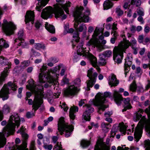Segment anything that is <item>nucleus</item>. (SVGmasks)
<instances>
[{
	"label": "nucleus",
	"mask_w": 150,
	"mask_h": 150,
	"mask_svg": "<svg viewBox=\"0 0 150 150\" xmlns=\"http://www.w3.org/2000/svg\"><path fill=\"white\" fill-rule=\"evenodd\" d=\"M41 25V23L39 21H37L35 23V26L37 29H38Z\"/></svg>",
	"instance_id": "nucleus-56"
},
{
	"label": "nucleus",
	"mask_w": 150,
	"mask_h": 150,
	"mask_svg": "<svg viewBox=\"0 0 150 150\" xmlns=\"http://www.w3.org/2000/svg\"><path fill=\"white\" fill-rule=\"evenodd\" d=\"M103 5L104 9L107 10L112 7L113 4L109 0H107L104 2Z\"/></svg>",
	"instance_id": "nucleus-30"
},
{
	"label": "nucleus",
	"mask_w": 150,
	"mask_h": 150,
	"mask_svg": "<svg viewBox=\"0 0 150 150\" xmlns=\"http://www.w3.org/2000/svg\"><path fill=\"white\" fill-rule=\"evenodd\" d=\"M26 88L30 90L35 94L33 101L31 99H28V103L29 105L33 104V109L35 112L40 107L43 102L42 98L43 95L42 90L43 88L42 86H39L35 84L34 80L30 79L29 81V85L26 86Z\"/></svg>",
	"instance_id": "nucleus-3"
},
{
	"label": "nucleus",
	"mask_w": 150,
	"mask_h": 150,
	"mask_svg": "<svg viewBox=\"0 0 150 150\" xmlns=\"http://www.w3.org/2000/svg\"><path fill=\"white\" fill-rule=\"evenodd\" d=\"M20 118L17 114L14 113L10 117L8 123L2 133L0 132V148L3 147L6 143L5 137L13 134L15 126L20 125Z\"/></svg>",
	"instance_id": "nucleus-2"
},
{
	"label": "nucleus",
	"mask_w": 150,
	"mask_h": 150,
	"mask_svg": "<svg viewBox=\"0 0 150 150\" xmlns=\"http://www.w3.org/2000/svg\"><path fill=\"white\" fill-rule=\"evenodd\" d=\"M112 114V112H108L105 113V115L106 117H108Z\"/></svg>",
	"instance_id": "nucleus-63"
},
{
	"label": "nucleus",
	"mask_w": 150,
	"mask_h": 150,
	"mask_svg": "<svg viewBox=\"0 0 150 150\" xmlns=\"http://www.w3.org/2000/svg\"><path fill=\"white\" fill-rule=\"evenodd\" d=\"M99 57L100 60V63L103 65H105L106 62L105 58V56H104L103 54V53L99 54Z\"/></svg>",
	"instance_id": "nucleus-37"
},
{
	"label": "nucleus",
	"mask_w": 150,
	"mask_h": 150,
	"mask_svg": "<svg viewBox=\"0 0 150 150\" xmlns=\"http://www.w3.org/2000/svg\"><path fill=\"white\" fill-rule=\"evenodd\" d=\"M25 130L26 129L23 127V126H22L20 129L17 132L18 133H21L22 136L25 141L23 142V145L18 146L16 150H28V149L26 148L27 144L25 141V140L28 138V136L27 134L24 132Z\"/></svg>",
	"instance_id": "nucleus-14"
},
{
	"label": "nucleus",
	"mask_w": 150,
	"mask_h": 150,
	"mask_svg": "<svg viewBox=\"0 0 150 150\" xmlns=\"http://www.w3.org/2000/svg\"><path fill=\"white\" fill-rule=\"evenodd\" d=\"M53 146L52 144H44L43 147L45 149L48 150H51Z\"/></svg>",
	"instance_id": "nucleus-50"
},
{
	"label": "nucleus",
	"mask_w": 150,
	"mask_h": 150,
	"mask_svg": "<svg viewBox=\"0 0 150 150\" xmlns=\"http://www.w3.org/2000/svg\"><path fill=\"white\" fill-rule=\"evenodd\" d=\"M30 61L29 60L24 61L21 63V66L23 68H25L29 65Z\"/></svg>",
	"instance_id": "nucleus-44"
},
{
	"label": "nucleus",
	"mask_w": 150,
	"mask_h": 150,
	"mask_svg": "<svg viewBox=\"0 0 150 150\" xmlns=\"http://www.w3.org/2000/svg\"><path fill=\"white\" fill-rule=\"evenodd\" d=\"M137 88L136 85L134 81L132 83L130 86V89L132 91H135Z\"/></svg>",
	"instance_id": "nucleus-47"
},
{
	"label": "nucleus",
	"mask_w": 150,
	"mask_h": 150,
	"mask_svg": "<svg viewBox=\"0 0 150 150\" xmlns=\"http://www.w3.org/2000/svg\"><path fill=\"white\" fill-rule=\"evenodd\" d=\"M130 5L129 2H125V3L123 6L124 8L125 9H127L128 7Z\"/></svg>",
	"instance_id": "nucleus-60"
},
{
	"label": "nucleus",
	"mask_w": 150,
	"mask_h": 150,
	"mask_svg": "<svg viewBox=\"0 0 150 150\" xmlns=\"http://www.w3.org/2000/svg\"><path fill=\"white\" fill-rule=\"evenodd\" d=\"M83 7H80L77 9L74 13V16L75 20L74 27L77 30L78 23L83 22H87L89 21L88 16L90 14V10L87 9L83 13L82 11L83 10Z\"/></svg>",
	"instance_id": "nucleus-7"
},
{
	"label": "nucleus",
	"mask_w": 150,
	"mask_h": 150,
	"mask_svg": "<svg viewBox=\"0 0 150 150\" xmlns=\"http://www.w3.org/2000/svg\"><path fill=\"white\" fill-rule=\"evenodd\" d=\"M150 88V81H148V83L144 89L143 86H140L137 88V90L141 92H143L147 90Z\"/></svg>",
	"instance_id": "nucleus-29"
},
{
	"label": "nucleus",
	"mask_w": 150,
	"mask_h": 150,
	"mask_svg": "<svg viewBox=\"0 0 150 150\" xmlns=\"http://www.w3.org/2000/svg\"><path fill=\"white\" fill-rule=\"evenodd\" d=\"M145 145L146 150H150V140L145 141Z\"/></svg>",
	"instance_id": "nucleus-49"
},
{
	"label": "nucleus",
	"mask_w": 150,
	"mask_h": 150,
	"mask_svg": "<svg viewBox=\"0 0 150 150\" xmlns=\"http://www.w3.org/2000/svg\"><path fill=\"white\" fill-rule=\"evenodd\" d=\"M144 111L143 110L140 109H139L137 112L136 117L134 118V120L135 121H137L140 119L142 116L141 113H142Z\"/></svg>",
	"instance_id": "nucleus-33"
},
{
	"label": "nucleus",
	"mask_w": 150,
	"mask_h": 150,
	"mask_svg": "<svg viewBox=\"0 0 150 150\" xmlns=\"http://www.w3.org/2000/svg\"><path fill=\"white\" fill-rule=\"evenodd\" d=\"M81 81L80 79H79L78 78L74 81V83L75 84L78 85L80 84Z\"/></svg>",
	"instance_id": "nucleus-58"
},
{
	"label": "nucleus",
	"mask_w": 150,
	"mask_h": 150,
	"mask_svg": "<svg viewBox=\"0 0 150 150\" xmlns=\"http://www.w3.org/2000/svg\"><path fill=\"white\" fill-rule=\"evenodd\" d=\"M116 125H114L113 126L111 132L110 136L112 137H114L117 132V129Z\"/></svg>",
	"instance_id": "nucleus-41"
},
{
	"label": "nucleus",
	"mask_w": 150,
	"mask_h": 150,
	"mask_svg": "<svg viewBox=\"0 0 150 150\" xmlns=\"http://www.w3.org/2000/svg\"><path fill=\"white\" fill-rule=\"evenodd\" d=\"M93 69L91 68L88 71L87 76L90 79L87 83V90H90V87H92L95 83L96 78L97 77L98 74L96 72L93 73Z\"/></svg>",
	"instance_id": "nucleus-13"
},
{
	"label": "nucleus",
	"mask_w": 150,
	"mask_h": 150,
	"mask_svg": "<svg viewBox=\"0 0 150 150\" xmlns=\"http://www.w3.org/2000/svg\"><path fill=\"white\" fill-rule=\"evenodd\" d=\"M16 42L18 43V45L19 46L21 45L23 47H24L25 46H26L27 44L26 43H24V40L23 39V41H22L21 39L18 38H17L16 39L14 40V43Z\"/></svg>",
	"instance_id": "nucleus-31"
},
{
	"label": "nucleus",
	"mask_w": 150,
	"mask_h": 150,
	"mask_svg": "<svg viewBox=\"0 0 150 150\" xmlns=\"http://www.w3.org/2000/svg\"><path fill=\"white\" fill-rule=\"evenodd\" d=\"M82 46L83 43H82L80 45V47L77 50V53L74 56V59H76L78 58L79 55H80V56L83 55V56H87V54L89 53L88 52H85V49L82 47Z\"/></svg>",
	"instance_id": "nucleus-23"
},
{
	"label": "nucleus",
	"mask_w": 150,
	"mask_h": 150,
	"mask_svg": "<svg viewBox=\"0 0 150 150\" xmlns=\"http://www.w3.org/2000/svg\"><path fill=\"white\" fill-rule=\"evenodd\" d=\"M116 147L115 146H113L112 147L111 150H116ZM110 150V146L101 141H98L97 142L94 148V150Z\"/></svg>",
	"instance_id": "nucleus-15"
},
{
	"label": "nucleus",
	"mask_w": 150,
	"mask_h": 150,
	"mask_svg": "<svg viewBox=\"0 0 150 150\" xmlns=\"http://www.w3.org/2000/svg\"><path fill=\"white\" fill-rule=\"evenodd\" d=\"M9 68H8V67H6V69H5L2 72L1 74V78L2 79H4L5 80V78L6 77L8 76V69Z\"/></svg>",
	"instance_id": "nucleus-35"
},
{
	"label": "nucleus",
	"mask_w": 150,
	"mask_h": 150,
	"mask_svg": "<svg viewBox=\"0 0 150 150\" xmlns=\"http://www.w3.org/2000/svg\"><path fill=\"white\" fill-rule=\"evenodd\" d=\"M109 83L111 86H116L119 83V81L117 79L116 76L112 74L109 77Z\"/></svg>",
	"instance_id": "nucleus-20"
},
{
	"label": "nucleus",
	"mask_w": 150,
	"mask_h": 150,
	"mask_svg": "<svg viewBox=\"0 0 150 150\" xmlns=\"http://www.w3.org/2000/svg\"><path fill=\"white\" fill-rule=\"evenodd\" d=\"M119 126L120 127V131L123 134H125L127 129V126L124 125L123 124L120 123Z\"/></svg>",
	"instance_id": "nucleus-34"
},
{
	"label": "nucleus",
	"mask_w": 150,
	"mask_h": 150,
	"mask_svg": "<svg viewBox=\"0 0 150 150\" xmlns=\"http://www.w3.org/2000/svg\"><path fill=\"white\" fill-rule=\"evenodd\" d=\"M8 86L14 91H16L17 88L14 82L9 81L7 84H4L0 91V98H2L3 100H6L9 98V89Z\"/></svg>",
	"instance_id": "nucleus-11"
},
{
	"label": "nucleus",
	"mask_w": 150,
	"mask_h": 150,
	"mask_svg": "<svg viewBox=\"0 0 150 150\" xmlns=\"http://www.w3.org/2000/svg\"><path fill=\"white\" fill-rule=\"evenodd\" d=\"M34 116V114L33 113H31L30 112H27L26 115V117L28 118L32 117Z\"/></svg>",
	"instance_id": "nucleus-54"
},
{
	"label": "nucleus",
	"mask_w": 150,
	"mask_h": 150,
	"mask_svg": "<svg viewBox=\"0 0 150 150\" xmlns=\"http://www.w3.org/2000/svg\"><path fill=\"white\" fill-rule=\"evenodd\" d=\"M83 108L85 111L83 113V118L86 121H89L90 119V114L93 112L94 109L88 104L83 106Z\"/></svg>",
	"instance_id": "nucleus-16"
},
{
	"label": "nucleus",
	"mask_w": 150,
	"mask_h": 150,
	"mask_svg": "<svg viewBox=\"0 0 150 150\" xmlns=\"http://www.w3.org/2000/svg\"><path fill=\"white\" fill-rule=\"evenodd\" d=\"M144 39V36L143 35H140L139 36L138 38V42L140 43H142L143 42V40Z\"/></svg>",
	"instance_id": "nucleus-55"
},
{
	"label": "nucleus",
	"mask_w": 150,
	"mask_h": 150,
	"mask_svg": "<svg viewBox=\"0 0 150 150\" xmlns=\"http://www.w3.org/2000/svg\"><path fill=\"white\" fill-rule=\"evenodd\" d=\"M58 130L61 135H62L65 132V136L67 137L71 135L73 130V126L71 125H68L64 120L63 117L60 118L58 124Z\"/></svg>",
	"instance_id": "nucleus-10"
},
{
	"label": "nucleus",
	"mask_w": 150,
	"mask_h": 150,
	"mask_svg": "<svg viewBox=\"0 0 150 150\" xmlns=\"http://www.w3.org/2000/svg\"><path fill=\"white\" fill-rule=\"evenodd\" d=\"M11 110L10 107L8 104H5L2 108V114H7L10 112Z\"/></svg>",
	"instance_id": "nucleus-28"
},
{
	"label": "nucleus",
	"mask_w": 150,
	"mask_h": 150,
	"mask_svg": "<svg viewBox=\"0 0 150 150\" xmlns=\"http://www.w3.org/2000/svg\"><path fill=\"white\" fill-rule=\"evenodd\" d=\"M69 2L62 6V8L59 7L56 9H54L51 7H47L43 10L41 15L42 18L44 19H47L48 18L51 17L53 13L55 14L56 18H59L62 20L64 19L67 18L66 15L64 14L63 9L66 12L68 13L69 12L68 9L71 4Z\"/></svg>",
	"instance_id": "nucleus-4"
},
{
	"label": "nucleus",
	"mask_w": 150,
	"mask_h": 150,
	"mask_svg": "<svg viewBox=\"0 0 150 150\" xmlns=\"http://www.w3.org/2000/svg\"><path fill=\"white\" fill-rule=\"evenodd\" d=\"M141 3L140 0H132L130 4L132 5L135 4L136 6H138L141 5Z\"/></svg>",
	"instance_id": "nucleus-40"
},
{
	"label": "nucleus",
	"mask_w": 150,
	"mask_h": 150,
	"mask_svg": "<svg viewBox=\"0 0 150 150\" xmlns=\"http://www.w3.org/2000/svg\"><path fill=\"white\" fill-rule=\"evenodd\" d=\"M109 125V124L103 122L101 124L102 130L106 132H107L108 131Z\"/></svg>",
	"instance_id": "nucleus-36"
},
{
	"label": "nucleus",
	"mask_w": 150,
	"mask_h": 150,
	"mask_svg": "<svg viewBox=\"0 0 150 150\" xmlns=\"http://www.w3.org/2000/svg\"><path fill=\"white\" fill-rule=\"evenodd\" d=\"M47 66L43 65L40 69L41 72L39 76V82L40 83H44L46 81L50 83H54L56 82L57 79L52 76L51 74H55L57 70L60 69V66L58 65L57 66L50 69L48 70L47 71L45 74H43V72L47 69Z\"/></svg>",
	"instance_id": "nucleus-6"
},
{
	"label": "nucleus",
	"mask_w": 150,
	"mask_h": 150,
	"mask_svg": "<svg viewBox=\"0 0 150 150\" xmlns=\"http://www.w3.org/2000/svg\"><path fill=\"white\" fill-rule=\"evenodd\" d=\"M137 41L134 38H132L129 41L125 40L121 42L118 46H115L113 50V58L115 62L118 64L120 63L123 57V52L129 46H130L133 50L134 53L136 54L137 53L138 49L137 47Z\"/></svg>",
	"instance_id": "nucleus-1"
},
{
	"label": "nucleus",
	"mask_w": 150,
	"mask_h": 150,
	"mask_svg": "<svg viewBox=\"0 0 150 150\" xmlns=\"http://www.w3.org/2000/svg\"><path fill=\"white\" fill-rule=\"evenodd\" d=\"M117 24L115 23H114L112 24V31H115L117 29Z\"/></svg>",
	"instance_id": "nucleus-59"
},
{
	"label": "nucleus",
	"mask_w": 150,
	"mask_h": 150,
	"mask_svg": "<svg viewBox=\"0 0 150 150\" xmlns=\"http://www.w3.org/2000/svg\"><path fill=\"white\" fill-rule=\"evenodd\" d=\"M130 99L129 98H125L124 100V103L125 104V106H126L128 108H131L132 106L129 103Z\"/></svg>",
	"instance_id": "nucleus-39"
},
{
	"label": "nucleus",
	"mask_w": 150,
	"mask_h": 150,
	"mask_svg": "<svg viewBox=\"0 0 150 150\" xmlns=\"http://www.w3.org/2000/svg\"><path fill=\"white\" fill-rule=\"evenodd\" d=\"M145 112L147 114L149 119L146 120L144 117H143L136 128L134 135L137 142L139 141L141 137L142 128L144 125L149 134H150V105L145 109Z\"/></svg>",
	"instance_id": "nucleus-5"
},
{
	"label": "nucleus",
	"mask_w": 150,
	"mask_h": 150,
	"mask_svg": "<svg viewBox=\"0 0 150 150\" xmlns=\"http://www.w3.org/2000/svg\"><path fill=\"white\" fill-rule=\"evenodd\" d=\"M137 11L138 15L140 16H143L144 15V10L142 8H138L137 10Z\"/></svg>",
	"instance_id": "nucleus-43"
},
{
	"label": "nucleus",
	"mask_w": 150,
	"mask_h": 150,
	"mask_svg": "<svg viewBox=\"0 0 150 150\" xmlns=\"http://www.w3.org/2000/svg\"><path fill=\"white\" fill-rule=\"evenodd\" d=\"M2 28L6 35H10L13 34L16 27L12 22H8L6 20H4L2 24Z\"/></svg>",
	"instance_id": "nucleus-12"
},
{
	"label": "nucleus",
	"mask_w": 150,
	"mask_h": 150,
	"mask_svg": "<svg viewBox=\"0 0 150 150\" xmlns=\"http://www.w3.org/2000/svg\"><path fill=\"white\" fill-rule=\"evenodd\" d=\"M87 28L85 24H83L80 25L78 30L79 32H82L83 30H86Z\"/></svg>",
	"instance_id": "nucleus-48"
},
{
	"label": "nucleus",
	"mask_w": 150,
	"mask_h": 150,
	"mask_svg": "<svg viewBox=\"0 0 150 150\" xmlns=\"http://www.w3.org/2000/svg\"><path fill=\"white\" fill-rule=\"evenodd\" d=\"M87 57L89 58L93 66L96 67V69L98 72L100 71V69L98 66H97V60L96 58L92 54L89 53L87 54Z\"/></svg>",
	"instance_id": "nucleus-19"
},
{
	"label": "nucleus",
	"mask_w": 150,
	"mask_h": 150,
	"mask_svg": "<svg viewBox=\"0 0 150 150\" xmlns=\"http://www.w3.org/2000/svg\"><path fill=\"white\" fill-rule=\"evenodd\" d=\"M74 39L72 43V47L73 48L75 46L76 44L74 45V42L75 43H77L79 41V34L78 32H77L75 34H74L73 36Z\"/></svg>",
	"instance_id": "nucleus-32"
},
{
	"label": "nucleus",
	"mask_w": 150,
	"mask_h": 150,
	"mask_svg": "<svg viewBox=\"0 0 150 150\" xmlns=\"http://www.w3.org/2000/svg\"><path fill=\"white\" fill-rule=\"evenodd\" d=\"M105 57H109L112 54V52L111 50H107L104 52L103 53Z\"/></svg>",
	"instance_id": "nucleus-45"
},
{
	"label": "nucleus",
	"mask_w": 150,
	"mask_h": 150,
	"mask_svg": "<svg viewBox=\"0 0 150 150\" xmlns=\"http://www.w3.org/2000/svg\"><path fill=\"white\" fill-rule=\"evenodd\" d=\"M34 13L33 11H27L25 16V21L26 24L30 21H31L32 24L34 20Z\"/></svg>",
	"instance_id": "nucleus-18"
},
{
	"label": "nucleus",
	"mask_w": 150,
	"mask_h": 150,
	"mask_svg": "<svg viewBox=\"0 0 150 150\" xmlns=\"http://www.w3.org/2000/svg\"><path fill=\"white\" fill-rule=\"evenodd\" d=\"M54 150H62V147L61 143L57 142L56 145L54 146L53 149Z\"/></svg>",
	"instance_id": "nucleus-42"
},
{
	"label": "nucleus",
	"mask_w": 150,
	"mask_h": 150,
	"mask_svg": "<svg viewBox=\"0 0 150 150\" xmlns=\"http://www.w3.org/2000/svg\"><path fill=\"white\" fill-rule=\"evenodd\" d=\"M35 46L36 49L38 50L40 48H43L44 47V45L43 44L40 43H36L35 45Z\"/></svg>",
	"instance_id": "nucleus-51"
},
{
	"label": "nucleus",
	"mask_w": 150,
	"mask_h": 150,
	"mask_svg": "<svg viewBox=\"0 0 150 150\" xmlns=\"http://www.w3.org/2000/svg\"><path fill=\"white\" fill-rule=\"evenodd\" d=\"M103 30L102 28H99L96 27L92 35V38L88 43V45H92L96 47L99 52H100L104 49L103 46L101 44V41L103 40L104 36L102 35L99 37L98 38L97 36L100 33H103Z\"/></svg>",
	"instance_id": "nucleus-8"
},
{
	"label": "nucleus",
	"mask_w": 150,
	"mask_h": 150,
	"mask_svg": "<svg viewBox=\"0 0 150 150\" xmlns=\"http://www.w3.org/2000/svg\"><path fill=\"white\" fill-rule=\"evenodd\" d=\"M108 92H105L104 94L100 93H98L95 96V99L92 100V103L95 105L98 106V112L101 114L105 110L107 107L103 104L105 100V97H107L110 96Z\"/></svg>",
	"instance_id": "nucleus-9"
},
{
	"label": "nucleus",
	"mask_w": 150,
	"mask_h": 150,
	"mask_svg": "<svg viewBox=\"0 0 150 150\" xmlns=\"http://www.w3.org/2000/svg\"><path fill=\"white\" fill-rule=\"evenodd\" d=\"M125 62L124 65L125 74L126 75L127 73L129 71V69L130 66L132 64V57H127L125 59Z\"/></svg>",
	"instance_id": "nucleus-21"
},
{
	"label": "nucleus",
	"mask_w": 150,
	"mask_h": 150,
	"mask_svg": "<svg viewBox=\"0 0 150 150\" xmlns=\"http://www.w3.org/2000/svg\"><path fill=\"white\" fill-rule=\"evenodd\" d=\"M78 91L77 87L74 85L69 86L64 91V94L66 96H73Z\"/></svg>",
	"instance_id": "nucleus-17"
},
{
	"label": "nucleus",
	"mask_w": 150,
	"mask_h": 150,
	"mask_svg": "<svg viewBox=\"0 0 150 150\" xmlns=\"http://www.w3.org/2000/svg\"><path fill=\"white\" fill-rule=\"evenodd\" d=\"M78 110V108L77 107H72L70 109L69 117L71 120H73L75 117L74 113Z\"/></svg>",
	"instance_id": "nucleus-24"
},
{
	"label": "nucleus",
	"mask_w": 150,
	"mask_h": 150,
	"mask_svg": "<svg viewBox=\"0 0 150 150\" xmlns=\"http://www.w3.org/2000/svg\"><path fill=\"white\" fill-rule=\"evenodd\" d=\"M113 97L114 100L118 105H120L121 103V101L123 100V98L121 95L116 91H114L113 93Z\"/></svg>",
	"instance_id": "nucleus-22"
},
{
	"label": "nucleus",
	"mask_w": 150,
	"mask_h": 150,
	"mask_svg": "<svg viewBox=\"0 0 150 150\" xmlns=\"http://www.w3.org/2000/svg\"><path fill=\"white\" fill-rule=\"evenodd\" d=\"M7 65L8 66V68H11V63L8 61L7 59H5L3 57H0V66Z\"/></svg>",
	"instance_id": "nucleus-25"
},
{
	"label": "nucleus",
	"mask_w": 150,
	"mask_h": 150,
	"mask_svg": "<svg viewBox=\"0 0 150 150\" xmlns=\"http://www.w3.org/2000/svg\"><path fill=\"white\" fill-rule=\"evenodd\" d=\"M61 108L64 110V111H67L68 109V107L65 103H63L61 105Z\"/></svg>",
	"instance_id": "nucleus-53"
},
{
	"label": "nucleus",
	"mask_w": 150,
	"mask_h": 150,
	"mask_svg": "<svg viewBox=\"0 0 150 150\" xmlns=\"http://www.w3.org/2000/svg\"><path fill=\"white\" fill-rule=\"evenodd\" d=\"M81 145L83 147H88L90 144V142L89 141L85 140H82L81 143Z\"/></svg>",
	"instance_id": "nucleus-38"
},
{
	"label": "nucleus",
	"mask_w": 150,
	"mask_h": 150,
	"mask_svg": "<svg viewBox=\"0 0 150 150\" xmlns=\"http://www.w3.org/2000/svg\"><path fill=\"white\" fill-rule=\"evenodd\" d=\"M144 31L146 33H149L150 31V28L148 26H145Z\"/></svg>",
	"instance_id": "nucleus-64"
},
{
	"label": "nucleus",
	"mask_w": 150,
	"mask_h": 150,
	"mask_svg": "<svg viewBox=\"0 0 150 150\" xmlns=\"http://www.w3.org/2000/svg\"><path fill=\"white\" fill-rule=\"evenodd\" d=\"M49 61L52 62L54 63H55L57 62V61L56 60L55 58L53 57L49 59Z\"/></svg>",
	"instance_id": "nucleus-62"
},
{
	"label": "nucleus",
	"mask_w": 150,
	"mask_h": 150,
	"mask_svg": "<svg viewBox=\"0 0 150 150\" xmlns=\"http://www.w3.org/2000/svg\"><path fill=\"white\" fill-rule=\"evenodd\" d=\"M116 12L118 16H121L123 13V11L120 8H116Z\"/></svg>",
	"instance_id": "nucleus-52"
},
{
	"label": "nucleus",
	"mask_w": 150,
	"mask_h": 150,
	"mask_svg": "<svg viewBox=\"0 0 150 150\" xmlns=\"http://www.w3.org/2000/svg\"><path fill=\"white\" fill-rule=\"evenodd\" d=\"M35 144L34 141L31 142L30 146V150H35Z\"/></svg>",
	"instance_id": "nucleus-57"
},
{
	"label": "nucleus",
	"mask_w": 150,
	"mask_h": 150,
	"mask_svg": "<svg viewBox=\"0 0 150 150\" xmlns=\"http://www.w3.org/2000/svg\"><path fill=\"white\" fill-rule=\"evenodd\" d=\"M45 28L50 32L51 33H54L55 32V29L52 25L49 24L48 23H46L45 24Z\"/></svg>",
	"instance_id": "nucleus-27"
},
{
	"label": "nucleus",
	"mask_w": 150,
	"mask_h": 150,
	"mask_svg": "<svg viewBox=\"0 0 150 150\" xmlns=\"http://www.w3.org/2000/svg\"><path fill=\"white\" fill-rule=\"evenodd\" d=\"M23 30H21L19 31L18 33V38L22 40L23 41Z\"/></svg>",
	"instance_id": "nucleus-46"
},
{
	"label": "nucleus",
	"mask_w": 150,
	"mask_h": 150,
	"mask_svg": "<svg viewBox=\"0 0 150 150\" xmlns=\"http://www.w3.org/2000/svg\"><path fill=\"white\" fill-rule=\"evenodd\" d=\"M86 100L84 99L81 100L79 103V106H82L83 104L85 103Z\"/></svg>",
	"instance_id": "nucleus-61"
},
{
	"label": "nucleus",
	"mask_w": 150,
	"mask_h": 150,
	"mask_svg": "<svg viewBox=\"0 0 150 150\" xmlns=\"http://www.w3.org/2000/svg\"><path fill=\"white\" fill-rule=\"evenodd\" d=\"M38 1L39 4H38L36 6V9L40 11L41 9L43 8V6H45L46 4H45V3L47 0H44V1L43 0H38Z\"/></svg>",
	"instance_id": "nucleus-26"
}]
</instances>
